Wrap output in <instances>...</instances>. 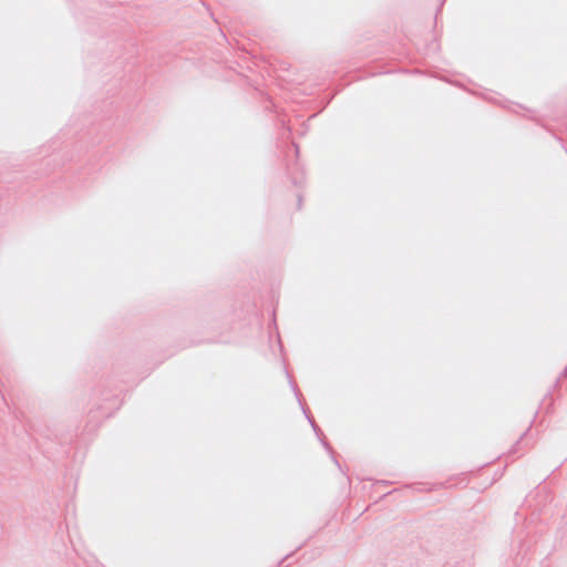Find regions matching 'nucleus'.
Wrapping results in <instances>:
<instances>
[{"label":"nucleus","mask_w":567,"mask_h":567,"mask_svg":"<svg viewBox=\"0 0 567 567\" xmlns=\"http://www.w3.org/2000/svg\"><path fill=\"white\" fill-rule=\"evenodd\" d=\"M307 417H308V420H309V422H310L311 426L313 427V430H315L316 432L320 431V429L318 427V425H317V424H316V423H315V422H313V421H312L308 415H307Z\"/></svg>","instance_id":"f257e3e1"}]
</instances>
